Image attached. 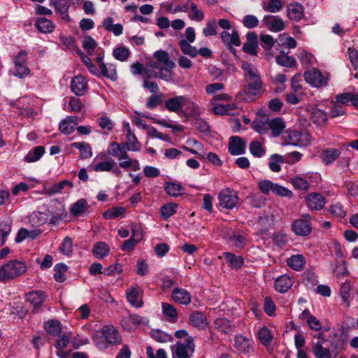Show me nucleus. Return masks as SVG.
Masks as SVG:
<instances>
[{
	"label": "nucleus",
	"instance_id": "obj_61",
	"mask_svg": "<svg viewBox=\"0 0 358 358\" xmlns=\"http://www.w3.org/2000/svg\"><path fill=\"white\" fill-rule=\"evenodd\" d=\"M87 206V203L85 199H81L78 200L72 206L71 213L75 216L80 215Z\"/></svg>",
	"mask_w": 358,
	"mask_h": 358
},
{
	"label": "nucleus",
	"instance_id": "obj_47",
	"mask_svg": "<svg viewBox=\"0 0 358 358\" xmlns=\"http://www.w3.org/2000/svg\"><path fill=\"white\" fill-rule=\"evenodd\" d=\"M189 8L190 11L188 13V17L190 20L201 22L204 19L203 12L198 8L194 3L190 2Z\"/></svg>",
	"mask_w": 358,
	"mask_h": 358
},
{
	"label": "nucleus",
	"instance_id": "obj_34",
	"mask_svg": "<svg viewBox=\"0 0 358 358\" xmlns=\"http://www.w3.org/2000/svg\"><path fill=\"white\" fill-rule=\"evenodd\" d=\"M71 146L80 150L82 159H88L92 156V148L87 143L75 142L71 144Z\"/></svg>",
	"mask_w": 358,
	"mask_h": 358
},
{
	"label": "nucleus",
	"instance_id": "obj_11",
	"mask_svg": "<svg viewBox=\"0 0 358 358\" xmlns=\"http://www.w3.org/2000/svg\"><path fill=\"white\" fill-rule=\"evenodd\" d=\"M101 333L105 341L110 344L118 345L122 342V337L119 331L113 326H103Z\"/></svg>",
	"mask_w": 358,
	"mask_h": 358
},
{
	"label": "nucleus",
	"instance_id": "obj_55",
	"mask_svg": "<svg viewBox=\"0 0 358 358\" xmlns=\"http://www.w3.org/2000/svg\"><path fill=\"white\" fill-rule=\"evenodd\" d=\"M185 105H186V110L189 116H191L194 119L200 116L201 110L198 104L187 98V102Z\"/></svg>",
	"mask_w": 358,
	"mask_h": 358
},
{
	"label": "nucleus",
	"instance_id": "obj_31",
	"mask_svg": "<svg viewBox=\"0 0 358 358\" xmlns=\"http://www.w3.org/2000/svg\"><path fill=\"white\" fill-rule=\"evenodd\" d=\"M110 252L109 246L105 242L96 243L92 249L93 255L97 259H103L108 255Z\"/></svg>",
	"mask_w": 358,
	"mask_h": 358
},
{
	"label": "nucleus",
	"instance_id": "obj_14",
	"mask_svg": "<svg viewBox=\"0 0 358 358\" xmlns=\"http://www.w3.org/2000/svg\"><path fill=\"white\" fill-rule=\"evenodd\" d=\"M306 201L308 208L313 210H321L326 203L324 197L319 193L308 194Z\"/></svg>",
	"mask_w": 358,
	"mask_h": 358
},
{
	"label": "nucleus",
	"instance_id": "obj_17",
	"mask_svg": "<svg viewBox=\"0 0 358 358\" xmlns=\"http://www.w3.org/2000/svg\"><path fill=\"white\" fill-rule=\"evenodd\" d=\"M263 22L273 32L280 31L285 27L284 21L278 16L266 15L264 17Z\"/></svg>",
	"mask_w": 358,
	"mask_h": 358
},
{
	"label": "nucleus",
	"instance_id": "obj_53",
	"mask_svg": "<svg viewBox=\"0 0 358 358\" xmlns=\"http://www.w3.org/2000/svg\"><path fill=\"white\" fill-rule=\"evenodd\" d=\"M250 152L255 157H262L265 155V149L259 141H252L250 144Z\"/></svg>",
	"mask_w": 358,
	"mask_h": 358
},
{
	"label": "nucleus",
	"instance_id": "obj_62",
	"mask_svg": "<svg viewBox=\"0 0 358 358\" xmlns=\"http://www.w3.org/2000/svg\"><path fill=\"white\" fill-rule=\"evenodd\" d=\"M329 211L332 215L338 218H343L346 215V212L340 203L332 204L329 207Z\"/></svg>",
	"mask_w": 358,
	"mask_h": 358
},
{
	"label": "nucleus",
	"instance_id": "obj_44",
	"mask_svg": "<svg viewBox=\"0 0 358 358\" xmlns=\"http://www.w3.org/2000/svg\"><path fill=\"white\" fill-rule=\"evenodd\" d=\"M151 336L159 343H168L173 341V336L159 329H153L151 331Z\"/></svg>",
	"mask_w": 358,
	"mask_h": 358
},
{
	"label": "nucleus",
	"instance_id": "obj_5",
	"mask_svg": "<svg viewBox=\"0 0 358 358\" xmlns=\"http://www.w3.org/2000/svg\"><path fill=\"white\" fill-rule=\"evenodd\" d=\"M285 145L294 146H306L310 143V136L308 133H303L296 130H289L284 136Z\"/></svg>",
	"mask_w": 358,
	"mask_h": 358
},
{
	"label": "nucleus",
	"instance_id": "obj_37",
	"mask_svg": "<svg viewBox=\"0 0 358 358\" xmlns=\"http://www.w3.org/2000/svg\"><path fill=\"white\" fill-rule=\"evenodd\" d=\"M29 220L33 227H37L47 222L48 216L45 213L36 211L30 215Z\"/></svg>",
	"mask_w": 358,
	"mask_h": 358
},
{
	"label": "nucleus",
	"instance_id": "obj_64",
	"mask_svg": "<svg viewBox=\"0 0 358 358\" xmlns=\"http://www.w3.org/2000/svg\"><path fill=\"white\" fill-rule=\"evenodd\" d=\"M162 94H155L149 96L146 103L147 108L150 109L155 108L162 103Z\"/></svg>",
	"mask_w": 358,
	"mask_h": 358
},
{
	"label": "nucleus",
	"instance_id": "obj_48",
	"mask_svg": "<svg viewBox=\"0 0 358 358\" xmlns=\"http://www.w3.org/2000/svg\"><path fill=\"white\" fill-rule=\"evenodd\" d=\"M162 312L169 318V321L175 322L178 320V312L175 307L169 303H162Z\"/></svg>",
	"mask_w": 358,
	"mask_h": 358
},
{
	"label": "nucleus",
	"instance_id": "obj_24",
	"mask_svg": "<svg viewBox=\"0 0 358 358\" xmlns=\"http://www.w3.org/2000/svg\"><path fill=\"white\" fill-rule=\"evenodd\" d=\"M303 7L299 3H290L287 6V16L290 20L299 21L303 17Z\"/></svg>",
	"mask_w": 358,
	"mask_h": 358
},
{
	"label": "nucleus",
	"instance_id": "obj_3",
	"mask_svg": "<svg viewBox=\"0 0 358 358\" xmlns=\"http://www.w3.org/2000/svg\"><path fill=\"white\" fill-rule=\"evenodd\" d=\"M194 349L195 345L192 336L187 337L184 343L177 342L171 346L173 358H191Z\"/></svg>",
	"mask_w": 358,
	"mask_h": 358
},
{
	"label": "nucleus",
	"instance_id": "obj_13",
	"mask_svg": "<svg viewBox=\"0 0 358 358\" xmlns=\"http://www.w3.org/2000/svg\"><path fill=\"white\" fill-rule=\"evenodd\" d=\"M49 5L55 8V12L59 13L63 20H69L70 2L68 0H50Z\"/></svg>",
	"mask_w": 358,
	"mask_h": 358
},
{
	"label": "nucleus",
	"instance_id": "obj_12",
	"mask_svg": "<svg viewBox=\"0 0 358 358\" xmlns=\"http://www.w3.org/2000/svg\"><path fill=\"white\" fill-rule=\"evenodd\" d=\"M71 90L76 96H83L87 91V83L82 76H75L71 82Z\"/></svg>",
	"mask_w": 358,
	"mask_h": 358
},
{
	"label": "nucleus",
	"instance_id": "obj_8",
	"mask_svg": "<svg viewBox=\"0 0 358 358\" xmlns=\"http://www.w3.org/2000/svg\"><path fill=\"white\" fill-rule=\"evenodd\" d=\"M153 57L156 60L155 62L158 63L159 70L165 73L172 74V71L176 67V64L169 59V53L166 51L162 50H157L153 54Z\"/></svg>",
	"mask_w": 358,
	"mask_h": 358
},
{
	"label": "nucleus",
	"instance_id": "obj_20",
	"mask_svg": "<svg viewBox=\"0 0 358 358\" xmlns=\"http://www.w3.org/2000/svg\"><path fill=\"white\" fill-rule=\"evenodd\" d=\"M191 324L198 329H203L208 326V321L206 315L200 311H194L189 316Z\"/></svg>",
	"mask_w": 358,
	"mask_h": 358
},
{
	"label": "nucleus",
	"instance_id": "obj_32",
	"mask_svg": "<svg viewBox=\"0 0 358 358\" xmlns=\"http://www.w3.org/2000/svg\"><path fill=\"white\" fill-rule=\"evenodd\" d=\"M141 238L142 234L133 230L131 237L124 241L121 249L125 252L132 250L134 246L141 241Z\"/></svg>",
	"mask_w": 358,
	"mask_h": 358
},
{
	"label": "nucleus",
	"instance_id": "obj_4",
	"mask_svg": "<svg viewBox=\"0 0 358 358\" xmlns=\"http://www.w3.org/2000/svg\"><path fill=\"white\" fill-rule=\"evenodd\" d=\"M142 77L143 81L145 80H150L151 78H160L166 82L173 80V75L165 73L159 70L158 63L154 61H150L147 64V67L144 69Z\"/></svg>",
	"mask_w": 358,
	"mask_h": 358
},
{
	"label": "nucleus",
	"instance_id": "obj_27",
	"mask_svg": "<svg viewBox=\"0 0 358 358\" xmlns=\"http://www.w3.org/2000/svg\"><path fill=\"white\" fill-rule=\"evenodd\" d=\"M341 155V151L334 148H328L321 152L322 162L326 165L332 164Z\"/></svg>",
	"mask_w": 358,
	"mask_h": 358
},
{
	"label": "nucleus",
	"instance_id": "obj_7",
	"mask_svg": "<svg viewBox=\"0 0 358 358\" xmlns=\"http://www.w3.org/2000/svg\"><path fill=\"white\" fill-rule=\"evenodd\" d=\"M15 69L13 75L19 78H23L30 73V69L27 66V52L21 50L14 59Z\"/></svg>",
	"mask_w": 358,
	"mask_h": 358
},
{
	"label": "nucleus",
	"instance_id": "obj_23",
	"mask_svg": "<svg viewBox=\"0 0 358 358\" xmlns=\"http://www.w3.org/2000/svg\"><path fill=\"white\" fill-rule=\"evenodd\" d=\"M221 38L223 43L229 46H239L241 45L238 32L234 29H232L231 34L227 31H222L221 33Z\"/></svg>",
	"mask_w": 358,
	"mask_h": 358
},
{
	"label": "nucleus",
	"instance_id": "obj_26",
	"mask_svg": "<svg viewBox=\"0 0 358 358\" xmlns=\"http://www.w3.org/2000/svg\"><path fill=\"white\" fill-rule=\"evenodd\" d=\"M35 26L40 32L43 34L52 32L55 27V24L45 17L38 18L36 21Z\"/></svg>",
	"mask_w": 358,
	"mask_h": 358
},
{
	"label": "nucleus",
	"instance_id": "obj_30",
	"mask_svg": "<svg viewBox=\"0 0 358 358\" xmlns=\"http://www.w3.org/2000/svg\"><path fill=\"white\" fill-rule=\"evenodd\" d=\"M12 224L13 220L10 217H6L0 222V238L1 245L6 243L7 236L11 231Z\"/></svg>",
	"mask_w": 358,
	"mask_h": 358
},
{
	"label": "nucleus",
	"instance_id": "obj_45",
	"mask_svg": "<svg viewBox=\"0 0 358 358\" xmlns=\"http://www.w3.org/2000/svg\"><path fill=\"white\" fill-rule=\"evenodd\" d=\"M310 118L314 124L321 125L327 122V114L320 109L314 108L312 111Z\"/></svg>",
	"mask_w": 358,
	"mask_h": 358
},
{
	"label": "nucleus",
	"instance_id": "obj_58",
	"mask_svg": "<svg viewBox=\"0 0 358 358\" xmlns=\"http://www.w3.org/2000/svg\"><path fill=\"white\" fill-rule=\"evenodd\" d=\"M129 54V50L126 47H119L115 48L113 51L114 57L121 62L126 61L128 59Z\"/></svg>",
	"mask_w": 358,
	"mask_h": 358
},
{
	"label": "nucleus",
	"instance_id": "obj_49",
	"mask_svg": "<svg viewBox=\"0 0 358 358\" xmlns=\"http://www.w3.org/2000/svg\"><path fill=\"white\" fill-rule=\"evenodd\" d=\"M224 256L231 268H234L236 269L240 268L243 264V259L241 257L236 256L232 253L224 252Z\"/></svg>",
	"mask_w": 358,
	"mask_h": 358
},
{
	"label": "nucleus",
	"instance_id": "obj_41",
	"mask_svg": "<svg viewBox=\"0 0 358 358\" xmlns=\"http://www.w3.org/2000/svg\"><path fill=\"white\" fill-rule=\"evenodd\" d=\"M179 46L183 54L187 55L191 57H195L198 55V50L196 47L190 45V43L185 39H182L179 42Z\"/></svg>",
	"mask_w": 358,
	"mask_h": 358
},
{
	"label": "nucleus",
	"instance_id": "obj_46",
	"mask_svg": "<svg viewBox=\"0 0 358 358\" xmlns=\"http://www.w3.org/2000/svg\"><path fill=\"white\" fill-rule=\"evenodd\" d=\"M214 324L216 329L224 334L229 333L232 329L231 321L226 318H217Z\"/></svg>",
	"mask_w": 358,
	"mask_h": 358
},
{
	"label": "nucleus",
	"instance_id": "obj_33",
	"mask_svg": "<svg viewBox=\"0 0 358 358\" xmlns=\"http://www.w3.org/2000/svg\"><path fill=\"white\" fill-rule=\"evenodd\" d=\"M268 129L272 130L274 136H278L285 127L284 122L280 117L268 120Z\"/></svg>",
	"mask_w": 358,
	"mask_h": 358
},
{
	"label": "nucleus",
	"instance_id": "obj_19",
	"mask_svg": "<svg viewBox=\"0 0 358 358\" xmlns=\"http://www.w3.org/2000/svg\"><path fill=\"white\" fill-rule=\"evenodd\" d=\"M186 102H187L186 96H176L168 99L165 101V107L170 112L178 113V111L186 103Z\"/></svg>",
	"mask_w": 358,
	"mask_h": 358
},
{
	"label": "nucleus",
	"instance_id": "obj_56",
	"mask_svg": "<svg viewBox=\"0 0 358 358\" xmlns=\"http://www.w3.org/2000/svg\"><path fill=\"white\" fill-rule=\"evenodd\" d=\"M258 338L260 342L265 346L268 345L273 338L271 331L266 328H262L258 332Z\"/></svg>",
	"mask_w": 358,
	"mask_h": 358
},
{
	"label": "nucleus",
	"instance_id": "obj_51",
	"mask_svg": "<svg viewBox=\"0 0 358 358\" xmlns=\"http://www.w3.org/2000/svg\"><path fill=\"white\" fill-rule=\"evenodd\" d=\"M100 69L105 77L113 80L117 78L115 67L113 64L106 65L104 63H101Z\"/></svg>",
	"mask_w": 358,
	"mask_h": 358
},
{
	"label": "nucleus",
	"instance_id": "obj_29",
	"mask_svg": "<svg viewBox=\"0 0 358 358\" xmlns=\"http://www.w3.org/2000/svg\"><path fill=\"white\" fill-rule=\"evenodd\" d=\"M26 299L36 308L44 302L45 295L41 291H34L27 294Z\"/></svg>",
	"mask_w": 358,
	"mask_h": 358
},
{
	"label": "nucleus",
	"instance_id": "obj_6",
	"mask_svg": "<svg viewBox=\"0 0 358 358\" xmlns=\"http://www.w3.org/2000/svg\"><path fill=\"white\" fill-rule=\"evenodd\" d=\"M311 217L309 214H304L301 218L292 222V229L297 236H306L312 231Z\"/></svg>",
	"mask_w": 358,
	"mask_h": 358
},
{
	"label": "nucleus",
	"instance_id": "obj_22",
	"mask_svg": "<svg viewBox=\"0 0 358 358\" xmlns=\"http://www.w3.org/2000/svg\"><path fill=\"white\" fill-rule=\"evenodd\" d=\"M173 300L182 305H187L191 302L192 296L189 292L182 288H175L172 292Z\"/></svg>",
	"mask_w": 358,
	"mask_h": 358
},
{
	"label": "nucleus",
	"instance_id": "obj_9",
	"mask_svg": "<svg viewBox=\"0 0 358 358\" xmlns=\"http://www.w3.org/2000/svg\"><path fill=\"white\" fill-rule=\"evenodd\" d=\"M303 76L305 80L312 87H320L327 85V78L316 68L306 71Z\"/></svg>",
	"mask_w": 358,
	"mask_h": 358
},
{
	"label": "nucleus",
	"instance_id": "obj_59",
	"mask_svg": "<svg viewBox=\"0 0 358 358\" xmlns=\"http://www.w3.org/2000/svg\"><path fill=\"white\" fill-rule=\"evenodd\" d=\"M352 287L349 282L343 283L340 289V294L342 297L343 302L345 303L347 306L350 305L349 298L351 293Z\"/></svg>",
	"mask_w": 358,
	"mask_h": 358
},
{
	"label": "nucleus",
	"instance_id": "obj_60",
	"mask_svg": "<svg viewBox=\"0 0 358 358\" xmlns=\"http://www.w3.org/2000/svg\"><path fill=\"white\" fill-rule=\"evenodd\" d=\"M119 165L121 168L124 169H130L133 171H137L140 170V164L137 159H128L124 161H120Z\"/></svg>",
	"mask_w": 358,
	"mask_h": 358
},
{
	"label": "nucleus",
	"instance_id": "obj_63",
	"mask_svg": "<svg viewBox=\"0 0 358 358\" xmlns=\"http://www.w3.org/2000/svg\"><path fill=\"white\" fill-rule=\"evenodd\" d=\"M334 273L336 277L345 276L348 274L347 265L345 261H338L336 263V267Z\"/></svg>",
	"mask_w": 358,
	"mask_h": 358
},
{
	"label": "nucleus",
	"instance_id": "obj_52",
	"mask_svg": "<svg viewBox=\"0 0 358 358\" xmlns=\"http://www.w3.org/2000/svg\"><path fill=\"white\" fill-rule=\"evenodd\" d=\"M313 352L317 358H331L330 350L323 348L322 342H317L315 345Z\"/></svg>",
	"mask_w": 358,
	"mask_h": 358
},
{
	"label": "nucleus",
	"instance_id": "obj_2",
	"mask_svg": "<svg viewBox=\"0 0 358 358\" xmlns=\"http://www.w3.org/2000/svg\"><path fill=\"white\" fill-rule=\"evenodd\" d=\"M27 270L25 264L18 260H10L0 266V282L13 280L22 275Z\"/></svg>",
	"mask_w": 358,
	"mask_h": 358
},
{
	"label": "nucleus",
	"instance_id": "obj_42",
	"mask_svg": "<svg viewBox=\"0 0 358 358\" xmlns=\"http://www.w3.org/2000/svg\"><path fill=\"white\" fill-rule=\"evenodd\" d=\"M178 209V205L174 203H168L161 207L160 214L163 220H167L174 215Z\"/></svg>",
	"mask_w": 358,
	"mask_h": 358
},
{
	"label": "nucleus",
	"instance_id": "obj_39",
	"mask_svg": "<svg viewBox=\"0 0 358 358\" xmlns=\"http://www.w3.org/2000/svg\"><path fill=\"white\" fill-rule=\"evenodd\" d=\"M46 331L52 336H57L62 331L61 323L57 320H50L44 324Z\"/></svg>",
	"mask_w": 358,
	"mask_h": 358
},
{
	"label": "nucleus",
	"instance_id": "obj_43",
	"mask_svg": "<svg viewBox=\"0 0 358 358\" xmlns=\"http://www.w3.org/2000/svg\"><path fill=\"white\" fill-rule=\"evenodd\" d=\"M69 186L71 187H73V184L68 180H63L58 183L54 184L49 188L45 189V192L48 195L55 194L57 193H60L62 190L66 187Z\"/></svg>",
	"mask_w": 358,
	"mask_h": 358
},
{
	"label": "nucleus",
	"instance_id": "obj_54",
	"mask_svg": "<svg viewBox=\"0 0 358 358\" xmlns=\"http://www.w3.org/2000/svg\"><path fill=\"white\" fill-rule=\"evenodd\" d=\"M67 266L63 263H59L55 266L54 270L55 273L54 274V278L57 282H62L65 280L64 273L67 271Z\"/></svg>",
	"mask_w": 358,
	"mask_h": 358
},
{
	"label": "nucleus",
	"instance_id": "obj_16",
	"mask_svg": "<svg viewBox=\"0 0 358 358\" xmlns=\"http://www.w3.org/2000/svg\"><path fill=\"white\" fill-rule=\"evenodd\" d=\"M234 347L241 353L248 354L252 352V341L249 338L239 335L234 338Z\"/></svg>",
	"mask_w": 358,
	"mask_h": 358
},
{
	"label": "nucleus",
	"instance_id": "obj_36",
	"mask_svg": "<svg viewBox=\"0 0 358 358\" xmlns=\"http://www.w3.org/2000/svg\"><path fill=\"white\" fill-rule=\"evenodd\" d=\"M275 61L278 64L287 68H292L296 65V59L283 52L275 57Z\"/></svg>",
	"mask_w": 358,
	"mask_h": 358
},
{
	"label": "nucleus",
	"instance_id": "obj_50",
	"mask_svg": "<svg viewBox=\"0 0 358 358\" xmlns=\"http://www.w3.org/2000/svg\"><path fill=\"white\" fill-rule=\"evenodd\" d=\"M125 212V208L122 206L113 207L104 212L103 217L108 220H113L123 215Z\"/></svg>",
	"mask_w": 358,
	"mask_h": 358
},
{
	"label": "nucleus",
	"instance_id": "obj_25",
	"mask_svg": "<svg viewBox=\"0 0 358 358\" xmlns=\"http://www.w3.org/2000/svg\"><path fill=\"white\" fill-rule=\"evenodd\" d=\"M166 193L171 197H178L183 194L184 187L180 184L173 182H166L164 185Z\"/></svg>",
	"mask_w": 358,
	"mask_h": 358
},
{
	"label": "nucleus",
	"instance_id": "obj_38",
	"mask_svg": "<svg viewBox=\"0 0 358 358\" xmlns=\"http://www.w3.org/2000/svg\"><path fill=\"white\" fill-rule=\"evenodd\" d=\"M44 152L45 148L43 146H37L26 155L24 161L28 163L35 162L41 159Z\"/></svg>",
	"mask_w": 358,
	"mask_h": 358
},
{
	"label": "nucleus",
	"instance_id": "obj_21",
	"mask_svg": "<svg viewBox=\"0 0 358 358\" xmlns=\"http://www.w3.org/2000/svg\"><path fill=\"white\" fill-rule=\"evenodd\" d=\"M292 285L293 279L287 275H282L278 277L275 281V288L280 293L287 292L292 287Z\"/></svg>",
	"mask_w": 358,
	"mask_h": 358
},
{
	"label": "nucleus",
	"instance_id": "obj_57",
	"mask_svg": "<svg viewBox=\"0 0 358 358\" xmlns=\"http://www.w3.org/2000/svg\"><path fill=\"white\" fill-rule=\"evenodd\" d=\"M283 163L282 157L280 155H273L269 161V168L273 172H279L281 169L280 164Z\"/></svg>",
	"mask_w": 358,
	"mask_h": 358
},
{
	"label": "nucleus",
	"instance_id": "obj_18",
	"mask_svg": "<svg viewBox=\"0 0 358 358\" xmlns=\"http://www.w3.org/2000/svg\"><path fill=\"white\" fill-rule=\"evenodd\" d=\"M126 296L129 303L135 308H141L143 305V296L136 287H130L126 291Z\"/></svg>",
	"mask_w": 358,
	"mask_h": 358
},
{
	"label": "nucleus",
	"instance_id": "obj_28",
	"mask_svg": "<svg viewBox=\"0 0 358 358\" xmlns=\"http://www.w3.org/2000/svg\"><path fill=\"white\" fill-rule=\"evenodd\" d=\"M124 145L127 150L138 151L140 150L139 142L135 134L132 133L129 124H127V142Z\"/></svg>",
	"mask_w": 358,
	"mask_h": 358
},
{
	"label": "nucleus",
	"instance_id": "obj_1",
	"mask_svg": "<svg viewBox=\"0 0 358 358\" xmlns=\"http://www.w3.org/2000/svg\"><path fill=\"white\" fill-rule=\"evenodd\" d=\"M244 79L246 83L244 87L245 94L257 95L260 92L263 83L257 68L252 64L243 62L241 64Z\"/></svg>",
	"mask_w": 358,
	"mask_h": 358
},
{
	"label": "nucleus",
	"instance_id": "obj_10",
	"mask_svg": "<svg viewBox=\"0 0 358 358\" xmlns=\"http://www.w3.org/2000/svg\"><path fill=\"white\" fill-rule=\"evenodd\" d=\"M218 199L220 205L226 209H233L238 201L237 194L230 189L222 190L218 195Z\"/></svg>",
	"mask_w": 358,
	"mask_h": 358
},
{
	"label": "nucleus",
	"instance_id": "obj_40",
	"mask_svg": "<svg viewBox=\"0 0 358 358\" xmlns=\"http://www.w3.org/2000/svg\"><path fill=\"white\" fill-rule=\"evenodd\" d=\"M115 166V162L113 159L107 161L100 162L92 166L93 171L96 172L110 171L113 170Z\"/></svg>",
	"mask_w": 358,
	"mask_h": 358
},
{
	"label": "nucleus",
	"instance_id": "obj_15",
	"mask_svg": "<svg viewBox=\"0 0 358 358\" xmlns=\"http://www.w3.org/2000/svg\"><path fill=\"white\" fill-rule=\"evenodd\" d=\"M245 151V143L243 139L237 136H231L229 141V152L232 155H240Z\"/></svg>",
	"mask_w": 358,
	"mask_h": 358
},
{
	"label": "nucleus",
	"instance_id": "obj_35",
	"mask_svg": "<svg viewBox=\"0 0 358 358\" xmlns=\"http://www.w3.org/2000/svg\"><path fill=\"white\" fill-rule=\"evenodd\" d=\"M305 264V258L302 255H292L287 260L288 266L295 271L302 270Z\"/></svg>",
	"mask_w": 358,
	"mask_h": 358
}]
</instances>
